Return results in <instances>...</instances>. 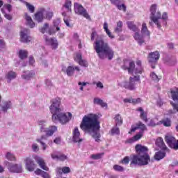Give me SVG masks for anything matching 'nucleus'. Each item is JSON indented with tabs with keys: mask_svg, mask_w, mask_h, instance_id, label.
Segmentation results:
<instances>
[{
	"mask_svg": "<svg viewBox=\"0 0 178 178\" xmlns=\"http://www.w3.org/2000/svg\"><path fill=\"white\" fill-rule=\"evenodd\" d=\"M80 128L85 133H88L97 143H99L101 134H99V121H98V115L96 114H88L85 115L80 124Z\"/></svg>",
	"mask_w": 178,
	"mask_h": 178,
	"instance_id": "1",
	"label": "nucleus"
},
{
	"mask_svg": "<svg viewBox=\"0 0 178 178\" xmlns=\"http://www.w3.org/2000/svg\"><path fill=\"white\" fill-rule=\"evenodd\" d=\"M60 104L61 100L59 97L51 100V104L49 107L51 113H52L51 119L54 122H59L61 124H66V123H69L72 120V115L69 112H62L63 109Z\"/></svg>",
	"mask_w": 178,
	"mask_h": 178,
	"instance_id": "2",
	"label": "nucleus"
},
{
	"mask_svg": "<svg viewBox=\"0 0 178 178\" xmlns=\"http://www.w3.org/2000/svg\"><path fill=\"white\" fill-rule=\"evenodd\" d=\"M135 149L138 154L133 155L130 166L131 165H138L139 166H145L151 161L149 154H148V147L142 145H136Z\"/></svg>",
	"mask_w": 178,
	"mask_h": 178,
	"instance_id": "3",
	"label": "nucleus"
},
{
	"mask_svg": "<svg viewBox=\"0 0 178 178\" xmlns=\"http://www.w3.org/2000/svg\"><path fill=\"white\" fill-rule=\"evenodd\" d=\"M94 49L100 59H108L112 60L115 56V51L109 44L102 39H96L94 43Z\"/></svg>",
	"mask_w": 178,
	"mask_h": 178,
	"instance_id": "4",
	"label": "nucleus"
},
{
	"mask_svg": "<svg viewBox=\"0 0 178 178\" xmlns=\"http://www.w3.org/2000/svg\"><path fill=\"white\" fill-rule=\"evenodd\" d=\"M136 63L137 67H136L134 61L125 60L122 67L124 70H127L129 74H142L144 70L143 66H141V60H137Z\"/></svg>",
	"mask_w": 178,
	"mask_h": 178,
	"instance_id": "5",
	"label": "nucleus"
},
{
	"mask_svg": "<svg viewBox=\"0 0 178 178\" xmlns=\"http://www.w3.org/2000/svg\"><path fill=\"white\" fill-rule=\"evenodd\" d=\"M162 14L161 11L158 10V6L156 4H153L150 7V15L149 19L150 22H149V26H154V24L157 26L159 30L162 29Z\"/></svg>",
	"mask_w": 178,
	"mask_h": 178,
	"instance_id": "6",
	"label": "nucleus"
},
{
	"mask_svg": "<svg viewBox=\"0 0 178 178\" xmlns=\"http://www.w3.org/2000/svg\"><path fill=\"white\" fill-rule=\"evenodd\" d=\"M56 131H58V127L51 125L47 128L45 135H42L41 137L36 138L37 143H40L42 151H47V148H48V145L44 143V140H47V137H52V135L55 134Z\"/></svg>",
	"mask_w": 178,
	"mask_h": 178,
	"instance_id": "7",
	"label": "nucleus"
},
{
	"mask_svg": "<svg viewBox=\"0 0 178 178\" xmlns=\"http://www.w3.org/2000/svg\"><path fill=\"white\" fill-rule=\"evenodd\" d=\"M59 24H60V19L54 20V26H50L48 23H44L40 28V33H42V34H45L46 33L49 35H54L56 31H59L60 30Z\"/></svg>",
	"mask_w": 178,
	"mask_h": 178,
	"instance_id": "8",
	"label": "nucleus"
},
{
	"mask_svg": "<svg viewBox=\"0 0 178 178\" xmlns=\"http://www.w3.org/2000/svg\"><path fill=\"white\" fill-rule=\"evenodd\" d=\"M136 130H140L139 133L137 134L136 136H134V140L135 141H138L141 137H143L144 134V131L147 130V127L145 124H143L142 122H138L136 124V127L131 126V131L129 132V134H131V133H134Z\"/></svg>",
	"mask_w": 178,
	"mask_h": 178,
	"instance_id": "9",
	"label": "nucleus"
},
{
	"mask_svg": "<svg viewBox=\"0 0 178 178\" xmlns=\"http://www.w3.org/2000/svg\"><path fill=\"white\" fill-rule=\"evenodd\" d=\"M74 12L76 15L79 16H83L86 19H90V15L87 12V10L83 7V6L79 3H74Z\"/></svg>",
	"mask_w": 178,
	"mask_h": 178,
	"instance_id": "10",
	"label": "nucleus"
},
{
	"mask_svg": "<svg viewBox=\"0 0 178 178\" xmlns=\"http://www.w3.org/2000/svg\"><path fill=\"white\" fill-rule=\"evenodd\" d=\"M4 166H6L11 173H22V172H23L22 165L19 164H13V163L6 161H4Z\"/></svg>",
	"mask_w": 178,
	"mask_h": 178,
	"instance_id": "11",
	"label": "nucleus"
},
{
	"mask_svg": "<svg viewBox=\"0 0 178 178\" xmlns=\"http://www.w3.org/2000/svg\"><path fill=\"white\" fill-rule=\"evenodd\" d=\"M134 77L129 78V82L125 85V88L127 90H131V91L136 90L137 88L136 81H139L141 83L140 79V75L133 74Z\"/></svg>",
	"mask_w": 178,
	"mask_h": 178,
	"instance_id": "12",
	"label": "nucleus"
},
{
	"mask_svg": "<svg viewBox=\"0 0 178 178\" xmlns=\"http://www.w3.org/2000/svg\"><path fill=\"white\" fill-rule=\"evenodd\" d=\"M165 140L170 148H173V149H178V140H176L175 137L168 134L165 137Z\"/></svg>",
	"mask_w": 178,
	"mask_h": 178,
	"instance_id": "13",
	"label": "nucleus"
},
{
	"mask_svg": "<svg viewBox=\"0 0 178 178\" xmlns=\"http://www.w3.org/2000/svg\"><path fill=\"white\" fill-rule=\"evenodd\" d=\"M30 31L27 29H23L20 32V40L22 42H30L32 38L30 35Z\"/></svg>",
	"mask_w": 178,
	"mask_h": 178,
	"instance_id": "14",
	"label": "nucleus"
},
{
	"mask_svg": "<svg viewBox=\"0 0 178 178\" xmlns=\"http://www.w3.org/2000/svg\"><path fill=\"white\" fill-rule=\"evenodd\" d=\"M24 161L25 163L26 170L29 172H34V170L35 169V163H34L33 159L30 157H26L24 159Z\"/></svg>",
	"mask_w": 178,
	"mask_h": 178,
	"instance_id": "15",
	"label": "nucleus"
},
{
	"mask_svg": "<svg viewBox=\"0 0 178 178\" xmlns=\"http://www.w3.org/2000/svg\"><path fill=\"white\" fill-rule=\"evenodd\" d=\"M45 42L47 45L51 47L52 49H57L59 44L58 43V40L55 38H49L48 36L45 37Z\"/></svg>",
	"mask_w": 178,
	"mask_h": 178,
	"instance_id": "16",
	"label": "nucleus"
},
{
	"mask_svg": "<svg viewBox=\"0 0 178 178\" xmlns=\"http://www.w3.org/2000/svg\"><path fill=\"white\" fill-rule=\"evenodd\" d=\"M34 77H35V71L34 70L24 71L22 74V79L26 81H30Z\"/></svg>",
	"mask_w": 178,
	"mask_h": 178,
	"instance_id": "17",
	"label": "nucleus"
},
{
	"mask_svg": "<svg viewBox=\"0 0 178 178\" xmlns=\"http://www.w3.org/2000/svg\"><path fill=\"white\" fill-rule=\"evenodd\" d=\"M160 54L159 51H156L154 52H150L148 56L149 63H155L159 60Z\"/></svg>",
	"mask_w": 178,
	"mask_h": 178,
	"instance_id": "18",
	"label": "nucleus"
},
{
	"mask_svg": "<svg viewBox=\"0 0 178 178\" xmlns=\"http://www.w3.org/2000/svg\"><path fill=\"white\" fill-rule=\"evenodd\" d=\"M133 37L134 40L138 42V45H141L145 42V38L147 37H144L143 34H140V31L134 33L133 34Z\"/></svg>",
	"mask_w": 178,
	"mask_h": 178,
	"instance_id": "19",
	"label": "nucleus"
},
{
	"mask_svg": "<svg viewBox=\"0 0 178 178\" xmlns=\"http://www.w3.org/2000/svg\"><path fill=\"white\" fill-rule=\"evenodd\" d=\"M74 61L77 62L80 66H83V67H87L88 66V63H87V60H83L81 54L80 53L76 54Z\"/></svg>",
	"mask_w": 178,
	"mask_h": 178,
	"instance_id": "20",
	"label": "nucleus"
},
{
	"mask_svg": "<svg viewBox=\"0 0 178 178\" xmlns=\"http://www.w3.org/2000/svg\"><path fill=\"white\" fill-rule=\"evenodd\" d=\"M1 112H3V113H6L8 112V110L12 109V102L10 101H6L3 102L1 105Z\"/></svg>",
	"mask_w": 178,
	"mask_h": 178,
	"instance_id": "21",
	"label": "nucleus"
},
{
	"mask_svg": "<svg viewBox=\"0 0 178 178\" xmlns=\"http://www.w3.org/2000/svg\"><path fill=\"white\" fill-rule=\"evenodd\" d=\"M35 159L37 163L39 165L40 168H41V169H43V170H46L47 172L49 170V168H48L47 165L45 164V161H44V159L40 156H36Z\"/></svg>",
	"mask_w": 178,
	"mask_h": 178,
	"instance_id": "22",
	"label": "nucleus"
},
{
	"mask_svg": "<svg viewBox=\"0 0 178 178\" xmlns=\"http://www.w3.org/2000/svg\"><path fill=\"white\" fill-rule=\"evenodd\" d=\"M74 72H80V67L70 65L67 67L66 73L67 76H73V74H74Z\"/></svg>",
	"mask_w": 178,
	"mask_h": 178,
	"instance_id": "23",
	"label": "nucleus"
},
{
	"mask_svg": "<svg viewBox=\"0 0 178 178\" xmlns=\"http://www.w3.org/2000/svg\"><path fill=\"white\" fill-rule=\"evenodd\" d=\"M141 34L143 37H146L147 40H149V37L151 33H149V30H148V27L147 26V24L143 22L141 27Z\"/></svg>",
	"mask_w": 178,
	"mask_h": 178,
	"instance_id": "24",
	"label": "nucleus"
},
{
	"mask_svg": "<svg viewBox=\"0 0 178 178\" xmlns=\"http://www.w3.org/2000/svg\"><path fill=\"white\" fill-rule=\"evenodd\" d=\"M44 18V8H40L35 14V20L38 22V23H41L43 22Z\"/></svg>",
	"mask_w": 178,
	"mask_h": 178,
	"instance_id": "25",
	"label": "nucleus"
},
{
	"mask_svg": "<svg viewBox=\"0 0 178 178\" xmlns=\"http://www.w3.org/2000/svg\"><path fill=\"white\" fill-rule=\"evenodd\" d=\"M38 125L39 126V130L40 133H46L48 128L47 127V121L44 120H40L38 121Z\"/></svg>",
	"mask_w": 178,
	"mask_h": 178,
	"instance_id": "26",
	"label": "nucleus"
},
{
	"mask_svg": "<svg viewBox=\"0 0 178 178\" xmlns=\"http://www.w3.org/2000/svg\"><path fill=\"white\" fill-rule=\"evenodd\" d=\"M73 141L74 143H81V141H83V140L80 138V131L77 127H75L73 131Z\"/></svg>",
	"mask_w": 178,
	"mask_h": 178,
	"instance_id": "27",
	"label": "nucleus"
},
{
	"mask_svg": "<svg viewBox=\"0 0 178 178\" xmlns=\"http://www.w3.org/2000/svg\"><path fill=\"white\" fill-rule=\"evenodd\" d=\"M17 74L16 72L13 71H10L6 74V79L7 80V83H10L12 80H15Z\"/></svg>",
	"mask_w": 178,
	"mask_h": 178,
	"instance_id": "28",
	"label": "nucleus"
},
{
	"mask_svg": "<svg viewBox=\"0 0 178 178\" xmlns=\"http://www.w3.org/2000/svg\"><path fill=\"white\" fill-rule=\"evenodd\" d=\"M24 19L26 20V24L31 27V29H33L35 27V23L33 22V19L29 15V14L25 13Z\"/></svg>",
	"mask_w": 178,
	"mask_h": 178,
	"instance_id": "29",
	"label": "nucleus"
},
{
	"mask_svg": "<svg viewBox=\"0 0 178 178\" xmlns=\"http://www.w3.org/2000/svg\"><path fill=\"white\" fill-rule=\"evenodd\" d=\"M127 24L129 30H131V31H134V33H138V31H140V29L138 27H137V26H136V24H134V22H127Z\"/></svg>",
	"mask_w": 178,
	"mask_h": 178,
	"instance_id": "30",
	"label": "nucleus"
},
{
	"mask_svg": "<svg viewBox=\"0 0 178 178\" xmlns=\"http://www.w3.org/2000/svg\"><path fill=\"white\" fill-rule=\"evenodd\" d=\"M123 31V22L122 21H118L117 22V25L114 29V33L119 34V33H122Z\"/></svg>",
	"mask_w": 178,
	"mask_h": 178,
	"instance_id": "31",
	"label": "nucleus"
},
{
	"mask_svg": "<svg viewBox=\"0 0 178 178\" xmlns=\"http://www.w3.org/2000/svg\"><path fill=\"white\" fill-rule=\"evenodd\" d=\"M56 173L58 175H62V173H70V168L69 167H63V168H57L56 170Z\"/></svg>",
	"mask_w": 178,
	"mask_h": 178,
	"instance_id": "32",
	"label": "nucleus"
},
{
	"mask_svg": "<svg viewBox=\"0 0 178 178\" xmlns=\"http://www.w3.org/2000/svg\"><path fill=\"white\" fill-rule=\"evenodd\" d=\"M43 14L44 19H47V20H51L54 17V12L45 10L44 8H43Z\"/></svg>",
	"mask_w": 178,
	"mask_h": 178,
	"instance_id": "33",
	"label": "nucleus"
},
{
	"mask_svg": "<svg viewBox=\"0 0 178 178\" xmlns=\"http://www.w3.org/2000/svg\"><path fill=\"white\" fill-rule=\"evenodd\" d=\"M156 145L157 147H159L162 149H166V145H165V143L163 142V139L162 138H158L156 140Z\"/></svg>",
	"mask_w": 178,
	"mask_h": 178,
	"instance_id": "34",
	"label": "nucleus"
},
{
	"mask_svg": "<svg viewBox=\"0 0 178 178\" xmlns=\"http://www.w3.org/2000/svg\"><path fill=\"white\" fill-rule=\"evenodd\" d=\"M93 102L96 105H101L102 108H106L108 106V104L99 98H95Z\"/></svg>",
	"mask_w": 178,
	"mask_h": 178,
	"instance_id": "35",
	"label": "nucleus"
},
{
	"mask_svg": "<svg viewBox=\"0 0 178 178\" xmlns=\"http://www.w3.org/2000/svg\"><path fill=\"white\" fill-rule=\"evenodd\" d=\"M164 156H166V153L159 151L155 154L154 159H156V161H161V159H163Z\"/></svg>",
	"mask_w": 178,
	"mask_h": 178,
	"instance_id": "36",
	"label": "nucleus"
},
{
	"mask_svg": "<svg viewBox=\"0 0 178 178\" xmlns=\"http://www.w3.org/2000/svg\"><path fill=\"white\" fill-rule=\"evenodd\" d=\"M138 112H140V119H142V120H144V122H147V113L144 112V110L143 109V108L139 107L137 108Z\"/></svg>",
	"mask_w": 178,
	"mask_h": 178,
	"instance_id": "37",
	"label": "nucleus"
},
{
	"mask_svg": "<svg viewBox=\"0 0 178 178\" xmlns=\"http://www.w3.org/2000/svg\"><path fill=\"white\" fill-rule=\"evenodd\" d=\"M114 120L115 122L116 126H121V124H122L123 123V120L122 119V117L119 114L115 115Z\"/></svg>",
	"mask_w": 178,
	"mask_h": 178,
	"instance_id": "38",
	"label": "nucleus"
},
{
	"mask_svg": "<svg viewBox=\"0 0 178 178\" xmlns=\"http://www.w3.org/2000/svg\"><path fill=\"white\" fill-rule=\"evenodd\" d=\"M63 8H65L67 12H72V1L66 0L63 5Z\"/></svg>",
	"mask_w": 178,
	"mask_h": 178,
	"instance_id": "39",
	"label": "nucleus"
},
{
	"mask_svg": "<svg viewBox=\"0 0 178 178\" xmlns=\"http://www.w3.org/2000/svg\"><path fill=\"white\" fill-rule=\"evenodd\" d=\"M6 158L8 159V161H16V156L15 154H12V152H7L6 154Z\"/></svg>",
	"mask_w": 178,
	"mask_h": 178,
	"instance_id": "40",
	"label": "nucleus"
},
{
	"mask_svg": "<svg viewBox=\"0 0 178 178\" xmlns=\"http://www.w3.org/2000/svg\"><path fill=\"white\" fill-rule=\"evenodd\" d=\"M27 55H29V52L26 50H19V57L20 59H26L27 58Z\"/></svg>",
	"mask_w": 178,
	"mask_h": 178,
	"instance_id": "41",
	"label": "nucleus"
},
{
	"mask_svg": "<svg viewBox=\"0 0 178 178\" xmlns=\"http://www.w3.org/2000/svg\"><path fill=\"white\" fill-rule=\"evenodd\" d=\"M171 105H172L174 111L170 110L169 112H168L169 115H172V113H175V112H178V103L171 102Z\"/></svg>",
	"mask_w": 178,
	"mask_h": 178,
	"instance_id": "42",
	"label": "nucleus"
},
{
	"mask_svg": "<svg viewBox=\"0 0 178 178\" xmlns=\"http://www.w3.org/2000/svg\"><path fill=\"white\" fill-rule=\"evenodd\" d=\"M156 124H163L165 127H169V126H170V120L167 118L163 121H160Z\"/></svg>",
	"mask_w": 178,
	"mask_h": 178,
	"instance_id": "43",
	"label": "nucleus"
},
{
	"mask_svg": "<svg viewBox=\"0 0 178 178\" xmlns=\"http://www.w3.org/2000/svg\"><path fill=\"white\" fill-rule=\"evenodd\" d=\"M173 101H178V88L171 90Z\"/></svg>",
	"mask_w": 178,
	"mask_h": 178,
	"instance_id": "44",
	"label": "nucleus"
},
{
	"mask_svg": "<svg viewBox=\"0 0 178 178\" xmlns=\"http://www.w3.org/2000/svg\"><path fill=\"white\" fill-rule=\"evenodd\" d=\"M150 77L154 80V81H159L161 79V76H158L155 72H152L150 74Z\"/></svg>",
	"mask_w": 178,
	"mask_h": 178,
	"instance_id": "45",
	"label": "nucleus"
},
{
	"mask_svg": "<svg viewBox=\"0 0 178 178\" xmlns=\"http://www.w3.org/2000/svg\"><path fill=\"white\" fill-rule=\"evenodd\" d=\"M168 19H169V17L168 16V13L164 12L163 13V14L161 15V27H162V24L163 22H166V20H168Z\"/></svg>",
	"mask_w": 178,
	"mask_h": 178,
	"instance_id": "46",
	"label": "nucleus"
},
{
	"mask_svg": "<svg viewBox=\"0 0 178 178\" xmlns=\"http://www.w3.org/2000/svg\"><path fill=\"white\" fill-rule=\"evenodd\" d=\"M62 15L64 16V22L65 23L67 27H71L70 26V19L69 18L66 17V13H63Z\"/></svg>",
	"mask_w": 178,
	"mask_h": 178,
	"instance_id": "47",
	"label": "nucleus"
},
{
	"mask_svg": "<svg viewBox=\"0 0 178 178\" xmlns=\"http://www.w3.org/2000/svg\"><path fill=\"white\" fill-rule=\"evenodd\" d=\"M102 156H104V153H99V154H92L91 155L92 159H95V160L101 159L102 158Z\"/></svg>",
	"mask_w": 178,
	"mask_h": 178,
	"instance_id": "48",
	"label": "nucleus"
},
{
	"mask_svg": "<svg viewBox=\"0 0 178 178\" xmlns=\"http://www.w3.org/2000/svg\"><path fill=\"white\" fill-rule=\"evenodd\" d=\"M45 85L47 88H52V87H54V84H52V81H51V79H46Z\"/></svg>",
	"mask_w": 178,
	"mask_h": 178,
	"instance_id": "49",
	"label": "nucleus"
},
{
	"mask_svg": "<svg viewBox=\"0 0 178 178\" xmlns=\"http://www.w3.org/2000/svg\"><path fill=\"white\" fill-rule=\"evenodd\" d=\"M114 170H116L117 172H123L124 170V168L119 165H113Z\"/></svg>",
	"mask_w": 178,
	"mask_h": 178,
	"instance_id": "50",
	"label": "nucleus"
},
{
	"mask_svg": "<svg viewBox=\"0 0 178 178\" xmlns=\"http://www.w3.org/2000/svg\"><path fill=\"white\" fill-rule=\"evenodd\" d=\"M26 6L27 9L29 10L31 13H33L34 10H35L34 6H33L29 3H26Z\"/></svg>",
	"mask_w": 178,
	"mask_h": 178,
	"instance_id": "51",
	"label": "nucleus"
},
{
	"mask_svg": "<svg viewBox=\"0 0 178 178\" xmlns=\"http://www.w3.org/2000/svg\"><path fill=\"white\" fill-rule=\"evenodd\" d=\"M32 149L33 152H38L40 151V147H38V145L37 143L32 144Z\"/></svg>",
	"mask_w": 178,
	"mask_h": 178,
	"instance_id": "52",
	"label": "nucleus"
},
{
	"mask_svg": "<svg viewBox=\"0 0 178 178\" xmlns=\"http://www.w3.org/2000/svg\"><path fill=\"white\" fill-rule=\"evenodd\" d=\"M51 156L53 159L58 161L59 158V154H58V152H54L51 154Z\"/></svg>",
	"mask_w": 178,
	"mask_h": 178,
	"instance_id": "53",
	"label": "nucleus"
},
{
	"mask_svg": "<svg viewBox=\"0 0 178 178\" xmlns=\"http://www.w3.org/2000/svg\"><path fill=\"white\" fill-rule=\"evenodd\" d=\"M111 2L113 5H115L116 8H118V6H119L122 3V1L120 0H111Z\"/></svg>",
	"mask_w": 178,
	"mask_h": 178,
	"instance_id": "54",
	"label": "nucleus"
},
{
	"mask_svg": "<svg viewBox=\"0 0 178 178\" xmlns=\"http://www.w3.org/2000/svg\"><path fill=\"white\" fill-rule=\"evenodd\" d=\"M66 159H67V156L63 154H58V161H66Z\"/></svg>",
	"mask_w": 178,
	"mask_h": 178,
	"instance_id": "55",
	"label": "nucleus"
},
{
	"mask_svg": "<svg viewBox=\"0 0 178 178\" xmlns=\"http://www.w3.org/2000/svg\"><path fill=\"white\" fill-rule=\"evenodd\" d=\"M129 162H130V159L129 156H125L121 161L124 165H129Z\"/></svg>",
	"mask_w": 178,
	"mask_h": 178,
	"instance_id": "56",
	"label": "nucleus"
},
{
	"mask_svg": "<svg viewBox=\"0 0 178 178\" xmlns=\"http://www.w3.org/2000/svg\"><path fill=\"white\" fill-rule=\"evenodd\" d=\"M117 8L119 10H123V12H126V6L122 3L119 6H118Z\"/></svg>",
	"mask_w": 178,
	"mask_h": 178,
	"instance_id": "57",
	"label": "nucleus"
},
{
	"mask_svg": "<svg viewBox=\"0 0 178 178\" xmlns=\"http://www.w3.org/2000/svg\"><path fill=\"white\" fill-rule=\"evenodd\" d=\"M120 133V131L119 130V128L114 127L111 129V134H119Z\"/></svg>",
	"mask_w": 178,
	"mask_h": 178,
	"instance_id": "58",
	"label": "nucleus"
},
{
	"mask_svg": "<svg viewBox=\"0 0 178 178\" xmlns=\"http://www.w3.org/2000/svg\"><path fill=\"white\" fill-rule=\"evenodd\" d=\"M123 102H124V104H134V100H133V98L131 97L125 98L123 99Z\"/></svg>",
	"mask_w": 178,
	"mask_h": 178,
	"instance_id": "59",
	"label": "nucleus"
},
{
	"mask_svg": "<svg viewBox=\"0 0 178 178\" xmlns=\"http://www.w3.org/2000/svg\"><path fill=\"white\" fill-rule=\"evenodd\" d=\"M95 37H98V35L97 34L95 31H93L91 33V38H90L91 41H94V40H95Z\"/></svg>",
	"mask_w": 178,
	"mask_h": 178,
	"instance_id": "60",
	"label": "nucleus"
},
{
	"mask_svg": "<svg viewBox=\"0 0 178 178\" xmlns=\"http://www.w3.org/2000/svg\"><path fill=\"white\" fill-rule=\"evenodd\" d=\"M29 65H31V66H33V65H34V63H35V60H34V57L33 56H30L29 57Z\"/></svg>",
	"mask_w": 178,
	"mask_h": 178,
	"instance_id": "61",
	"label": "nucleus"
},
{
	"mask_svg": "<svg viewBox=\"0 0 178 178\" xmlns=\"http://www.w3.org/2000/svg\"><path fill=\"white\" fill-rule=\"evenodd\" d=\"M133 101H134V104H141L143 100L141 99V98H136V99H133Z\"/></svg>",
	"mask_w": 178,
	"mask_h": 178,
	"instance_id": "62",
	"label": "nucleus"
},
{
	"mask_svg": "<svg viewBox=\"0 0 178 178\" xmlns=\"http://www.w3.org/2000/svg\"><path fill=\"white\" fill-rule=\"evenodd\" d=\"M54 144L59 145L60 144V137L58 136L54 140Z\"/></svg>",
	"mask_w": 178,
	"mask_h": 178,
	"instance_id": "63",
	"label": "nucleus"
},
{
	"mask_svg": "<svg viewBox=\"0 0 178 178\" xmlns=\"http://www.w3.org/2000/svg\"><path fill=\"white\" fill-rule=\"evenodd\" d=\"M42 177L43 178H51V177L49 176V174L47 173V172H43L42 174Z\"/></svg>",
	"mask_w": 178,
	"mask_h": 178,
	"instance_id": "64",
	"label": "nucleus"
}]
</instances>
